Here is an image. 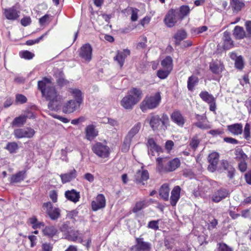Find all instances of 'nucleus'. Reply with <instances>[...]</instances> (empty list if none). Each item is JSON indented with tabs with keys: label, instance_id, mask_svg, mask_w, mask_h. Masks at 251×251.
Returning a JSON list of instances; mask_svg holds the SVG:
<instances>
[{
	"label": "nucleus",
	"instance_id": "nucleus-26",
	"mask_svg": "<svg viewBox=\"0 0 251 251\" xmlns=\"http://www.w3.org/2000/svg\"><path fill=\"white\" fill-rule=\"evenodd\" d=\"M65 196L68 200L75 203L78 201L80 199L79 192H76L74 189L66 191Z\"/></svg>",
	"mask_w": 251,
	"mask_h": 251
},
{
	"label": "nucleus",
	"instance_id": "nucleus-31",
	"mask_svg": "<svg viewBox=\"0 0 251 251\" xmlns=\"http://www.w3.org/2000/svg\"><path fill=\"white\" fill-rule=\"evenodd\" d=\"M223 41L225 49L228 50L233 47V41L230 38L229 32L225 31L224 33Z\"/></svg>",
	"mask_w": 251,
	"mask_h": 251
},
{
	"label": "nucleus",
	"instance_id": "nucleus-28",
	"mask_svg": "<svg viewBox=\"0 0 251 251\" xmlns=\"http://www.w3.org/2000/svg\"><path fill=\"white\" fill-rule=\"evenodd\" d=\"M171 118L175 123L179 126H182L185 123L184 119L178 111L173 112L171 115Z\"/></svg>",
	"mask_w": 251,
	"mask_h": 251
},
{
	"label": "nucleus",
	"instance_id": "nucleus-13",
	"mask_svg": "<svg viewBox=\"0 0 251 251\" xmlns=\"http://www.w3.org/2000/svg\"><path fill=\"white\" fill-rule=\"evenodd\" d=\"M106 200L102 194H99L95 201H92L91 203L92 208L94 211L103 208L105 206Z\"/></svg>",
	"mask_w": 251,
	"mask_h": 251
},
{
	"label": "nucleus",
	"instance_id": "nucleus-8",
	"mask_svg": "<svg viewBox=\"0 0 251 251\" xmlns=\"http://www.w3.org/2000/svg\"><path fill=\"white\" fill-rule=\"evenodd\" d=\"M43 208L51 219L55 220L59 217L60 209L58 208H53L52 205L50 202L44 203Z\"/></svg>",
	"mask_w": 251,
	"mask_h": 251
},
{
	"label": "nucleus",
	"instance_id": "nucleus-57",
	"mask_svg": "<svg viewBox=\"0 0 251 251\" xmlns=\"http://www.w3.org/2000/svg\"><path fill=\"white\" fill-rule=\"evenodd\" d=\"M50 16L48 14L45 15L39 19V23L41 25H45L49 22Z\"/></svg>",
	"mask_w": 251,
	"mask_h": 251
},
{
	"label": "nucleus",
	"instance_id": "nucleus-5",
	"mask_svg": "<svg viewBox=\"0 0 251 251\" xmlns=\"http://www.w3.org/2000/svg\"><path fill=\"white\" fill-rule=\"evenodd\" d=\"M148 121L154 131H165L169 124V119L166 114H163L161 118L158 115H152Z\"/></svg>",
	"mask_w": 251,
	"mask_h": 251
},
{
	"label": "nucleus",
	"instance_id": "nucleus-61",
	"mask_svg": "<svg viewBox=\"0 0 251 251\" xmlns=\"http://www.w3.org/2000/svg\"><path fill=\"white\" fill-rule=\"evenodd\" d=\"M148 227L153 229H158V221H152L150 222L148 224Z\"/></svg>",
	"mask_w": 251,
	"mask_h": 251
},
{
	"label": "nucleus",
	"instance_id": "nucleus-29",
	"mask_svg": "<svg viewBox=\"0 0 251 251\" xmlns=\"http://www.w3.org/2000/svg\"><path fill=\"white\" fill-rule=\"evenodd\" d=\"M168 157H158L156 158V170L160 173L167 172L165 170H161L159 169V166L160 165L163 168L167 167L168 165Z\"/></svg>",
	"mask_w": 251,
	"mask_h": 251
},
{
	"label": "nucleus",
	"instance_id": "nucleus-64",
	"mask_svg": "<svg viewBox=\"0 0 251 251\" xmlns=\"http://www.w3.org/2000/svg\"><path fill=\"white\" fill-rule=\"evenodd\" d=\"M245 26L248 34L251 36V21H247L245 23Z\"/></svg>",
	"mask_w": 251,
	"mask_h": 251
},
{
	"label": "nucleus",
	"instance_id": "nucleus-7",
	"mask_svg": "<svg viewBox=\"0 0 251 251\" xmlns=\"http://www.w3.org/2000/svg\"><path fill=\"white\" fill-rule=\"evenodd\" d=\"M93 151L101 158L107 157L110 153L109 148L101 143H97L92 147Z\"/></svg>",
	"mask_w": 251,
	"mask_h": 251
},
{
	"label": "nucleus",
	"instance_id": "nucleus-50",
	"mask_svg": "<svg viewBox=\"0 0 251 251\" xmlns=\"http://www.w3.org/2000/svg\"><path fill=\"white\" fill-rule=\"evenodd\" d=\"M145 206L146 205L144 201L137 202L133 209V212L136 213L144 208Z\"/></svg>",
	"mask_w": 251,
	"mask_h": 251
},
{
	"label": "nucleus",
	"instance_id": "nucleus-37",
	"mask_svg": "<svg viewBox=\"0 0 251 251\" xmlns=\"http://www.w3.org/2000/svg\"><path fill=\"white\" fill-rule=\"evenodd\" d=\"M173 60L170 56L166 57L161 61V65L164 69L172 70L173 68Z\"/></svg>",
	"mask_w": 251,
	"mask_h": 251
},
{
	"label": "nucleus",
	"instance_id": "nucleus-23",
	"mask_svg": "<svg viewBox=\"0 0 251 251\" xmlns=\"http://www.w3.org/2000/svg\"><path fill=\"white\" fill-rule=\"evenodd\" d=\"M228 195V191L225 189H221L214 193L212 200L215 202H219Z\"/></svg>",
	"mask_w": 251,
	"mask_h": 251
},
{
	"label": "nucleus",
	"instance_id": "nucleus-34",
	"mask_svg": "<svg viewBox=\"0 0 251 251\" xmlns=\"http://www.w3.org/2000/svg\"><path fill=\"white\" fill-rule=\"evenodd\" d=\"M141 126V124L140 123H138L135 124L129 130L126 137L132 140L133 137L139 132Z\"/></svg>",
	"mask_w": 251,
	"mask_h": 251
},
{
	"label": "nucleus",
	"instance_id": "nucleus-18",
	"mask_svg": "<svg viewBox=\"0 0 251 251\" xmlns=\"http://www.w3.org/2000/svg\"><path fill=\"white\" fill-rule=\"evenodd\" d=\"M181 188L179 186L174 187L171 193L170 203L172 206H175L180 199Z\"/></svg>",
	"mask_w": 251,
	"mask_h": 251
},
{
	"label": "nucleus",
	"instance_id": "nucleus-32",
	"mask_svg": "<svg viewBox=\"0 0 251 251\" xmlns=\"http://www.w3.org/2000/svg\"><path fill=\"white\" fill-rule=\"evenodd\" d=\"M233 34L234 37L237 39H243L245 36L246 33L244 28L239 26H236L233 30Z\"/></svg>",
	"mask_w": 251,
	"mask_h": 251
},
{
	"label": "nucleus",
	"instance_id": "nucleus-62",
	"mask_svg": "<svg viewBox=\"0 0 251 251\" xmlns=\"http://www.w3.org/2000/svg\"><path fill=\"white\" fill-rule=\"evenodd\" d=\"M31 23V19L28 17H25L22 19L21 21V24L25 26L29 25Z\"/></svg>",
	"mask_w": 251,
	"mask_h": 251
},
{
	"label": "nucleus",
	"instance_id": "nucleus-14",
	"mask_svg": "<svg viewBox=\"0 0 251 251\" xmlns=\"http://www.w3.org/2000/svg\"><path fill=\"white\" fill-rule=\"evenodd\" d=\"M149 178V174L147 170L141 168L138 170L135 175L134 179L137 183H142L144 184V181L147 180Z\"/></svg>",
	"mask_w": 251,
	"mask_h": 251
},
{
	"label": "nucleus",
	"instance_id": "nucleus-53",
	"mask_svg": "<svg viewBox=\"0 0 251 251\" xmlns=\"http://www.w3.org/2000/svg\"><path fill=\"white\" fill-rule=\"evenodd\" d=\"M102 122L104 124H108L114 127L118 126V122L116 120L110 118H104Z\"/></svg>",
	"mask_w": 251,
	"mask_h": 251
},
{
	"label": "nucleus",
	"instance_id": "nucleus-15",
	"mask_svg": "<svg viewBox=\"0 0 251 251\" xmlns=\"http://www.w3.org/2000/svg\"><path fill=\"white\" fill-rule=\"evenodd\" d=\"M148 148V154L150 155L154 156V152L157 153L162 152L161 148L157 145L152 138H149L147 144Z\"/></svg>",
	"mask_w": 251,
	"mask_h": 251
},
{
	"label": "nucleus",
	"instance_id": "nucleus-51",
	"mask_svg": "<svg viewBox=\"0 0 251 251\" xmlns=\"http://www.w3.org/2000/svg\"><path fill=\"white\" fill-rule=\"evenodd\" d=\"M244 133V137L247 139L249 140L250 137V125L249 123H246L245 125L244 129L243 131Z\"/></svg>",
	"mask_w": 251,
	"mask_h": 251
},
{
	"label": "nucleus",
	"instance_id": "nucleus-58",
	"mask_svg": "<svg viewBox=\"0 0 251 251\" xmlns=\"http://www.w3.org/2000/svg\"><path fill=\"white\" fill-rule=\"evenodd\" d=\"M239 169L242 172H244L246 171L247 168V164L245 160L240 161L238 164Z\"/></svg>",
	"mask_w": 251,
	"mask_h": 251
},
{
	"label": "nucleus",
	"instance_id": "nucleus-49",
	"mask_svg": "<svg viewBox=\"0 0 251 251\" xmlns=\"http://www.w3.org/2000/svg\"><path fill=\"white\" fill-rule=\"evenodd\" d=\"M235 67L238 69H242L244 67V62L241 56L237 57L235 61Z\"/></svg>",
	"mask_w": 251,
	"mask_h": 251
},
{
	"label": "nucleus",
	"instance_id": "nucleus-27",
	"mask_svg": "<svg viewBox=\"0 0 251 251\" xmlns=\"http://www.w3.org/2000/svg\"><path fill=\"white\" fill-rule=\"evenodd\" d=\"M227 129L234 135H238L243 132V126L241 124H234L228 126Z\"/></svg>",
	"mask_w": 251,
	"mask_h": 251
},
{
	"label": "nucleus",
	"instance_id": "nucleus-47",
	"mask_svg": "<svg viewBox=\"0 0 251 251\" xmlns=\"http://www.w3.org/2000/svg\"><path fill=\"white\" fill-rule=\"evenodd\" d=\"M200 142V140L197 136H194L192 138L190 142V147L194 150H195L198 147Z\"/></svg>",
	"mask_w": 251,
	"mask_h": 251
},
{
	"label": "nucleus",
	"instance_id": "nucleus-20",
	"mask_svg": "<svg viewBox=\"0 0 251 251\" xmlns=\"http://www.w3.org/2000/svg\"><path fill=\"white\" fill-rule=\"evenodd\" d=\"M221 166L225 170L227 171V176L230 179H232L233 178L235 174V170L233 167L230 163H229L226 160H223L221 162Z\"/></svg>",
	"mask_w": 251,
	"mask_h": 251
},
{
	"label": "nucleus",
	"instance_id": "nucleus-45",
	"mask_svg": "<svg viewBox=\"0 0 251 251\" xmlns=\"http://www.w3.org/2000/svg\"><path fill=\"white\" fill-rule=\"evenodd\" d=\"M171 71L167 69L159 70L157 72V75L161 79H164L168 76Z\"/></svg>",
	"mask_w": 251,
	"mask_h": 251
},
{
	"label": "nucleus",
	"instance_id": "nucleus-42",
	"mask_svg": "<svg viewBox=\"0 0 251 251\" xmlns=\"http://www.w3.org/2000/svg\"><path fill=\"white\" fill-rule=\"evenodd\" d=\"M26 118V117L25 116H21L16 117L13 121L12 124L14 126H21L25 123Z\"/></svg>",
	"mask_w": 251,
	"mask_h": 251
},
{
	"label": "nucleus",
	"instance_id": "nucleus-24",
	"mask_svg": "<svg viewBox=\"0 0 251 251\" xmlns=\"http://www.w3.org/2000/svg\"><path fill=\"white\" fill-rule=\"evenodd\" d=\"M86 138L88 140H92L98 135V131L94 125H90L85 128Z\"/></svg>",
	"mask_w": 251,
	"mask_h": 251
},
{
	"label": "nucleus",
	"instance_id": "nucleus-12",
	"mask_svg": "<svg viewBox=\"0 0 251 251\" xmlns=\"http://www.w3.org/2000/svg\"><path fill=\"white\" fill-rule=\"evenodd\" d=\"M219 155L217 152H213L210 153L208 157V161L209 164L208 166V170L211 172H214L217 168V164L219 162Z\"/></svg>",
	"mask_w": 251,
	"mask_h": 251
},
{
	"label": "nucleus",
	"instance_id": "nucleus-44",
	"mask_svg": "<svg viewBox=\"0 0 251 251\" xmlns=\"http://www.w3.org/2000/svg\"><path fill=\"white\" fill-rule=\"evenodd\" d=\"M222 66H219L218 64H216L215 63H211L210 65V70L214 74H219L222 70Z\"/></svg>",
	"mask_w": 251,
	"mask_h": 251
},
{
	"label": "nucleus",
	"instance_id": "nucleus-60",
	"mask_svg": "<svg viewBox=\"0 0 251 251\" xmlns=\"http://www.w3.org/2000/svg\"><path fill=\"white\" fill-rule=\"evenodd\" d=\"M223 133V131L220 129L210 130L208 132V133L210 134L213 136H217L218 135L222 134Z\"/></svg>",
	"mask_w": 251,
	"mask_h": 251
},
{
	"label": "nucleus",
	"instance_id": "nucleus-2",
	"mask_svg": "<svg viewBox=\"0 0 251 251\" xmlns=\"http://www.w3.org/2000/svg\"><path fill=\"white\" fill-rule=\"evenodd\" d=\"M142 97V92L139 89L133 88L130 90L127 95L121 101V105L126 109H132Z\"/></svg>",
	"mask_w": 251,
	"mask_h": 251
},
{
	"label": "nucleus",
	"instance_id": "nucleus-30",
	"mask_svg": "<svg viewBox=\"0 0 251 251\" xmlns=\"http://www.w3.org/2000/svg\"><path fill=\"white\" fill-rule=\"evenodd\" d=\"M170 188L168 184H164L159 190V195L165 201H168L169 198Z\"/></svg>",
	"mask_w": 251,
	"mask_h": 251
},
{
	"label": "nucleus",
	"instance_id": "nucleus-41",
	"mask_svg": "<svg viewBox=\"0 0 251 251\" xmlns=\"http://www.w3.org/2000/svg\"><path fill=\"white\" fill-rule=\"evenodd\" d=\"M57 77L56 82L57 84L60 86H64L68 83V81L64 78V75L62 72H60L58 75L56 76Z\"/></svg>",
	"mask_w": 251,
	"mask_h": 251
},
{
	"label": "nucleus",
	"instance_id": "nucleus-59",
	"mask_svg": "<svg viewBox=\"0 0 251 251\" xmlns=\"http://www.w3.org/2000/svg\"><path fill=\"white\" fill-rule=\"evenodd\" d=\"M49 196L50 199L53 202H56L57 201V193L55 190H51L50 192Z\"/></svg>",
	"mask_w": 251,
	"mask_h": 251
},
{
	"label": "nucleus",
	"instance_id": "nucleus-16",
	"mask_svg": "<svg viewBox=\"0 0 251 251\" xmlns=\"http://www.w3.org/2000/svg\"><path fill=\"white\" fill-rule=\"evenodd\" d=\"M19 11L14 6L8 9H4L3 14L6 19L10 20H15L19 17Z\"/></svg>",
	"mask_w": 251,
	"mask_h": 251
},
{
	"label": "nucleus",
	"instance_id": "nucleus-40",
	"mask_svg": "<svg viewBox=\"0 0 251 251\" xmlns=\"http://www.w3.org/2000/svg\"><path fill=\"white\" fill-rule=\"evenodd\" d=\"M214 251H233V249L224 243H219Z\"/></svg>",
	"mask_w": 251,
	"mask_h": 251
},
{
	"label": "nucleus",
	"instance_id": "nucleus-10",
	"mask_svg": "<svg viewBox=\"0 0 251 251\" xmlns=\"http://www.w3.org/2000/svg\"><path fill=\"white\" fill-rule=\"evenodd\" d=\"M200 97L203 101L209 104L210 111L214 112L216 110V100L211 94L207 91H203L200 94Z\"/></svg>",
	"mask_w": 251,
	"mask_h": 251
},
{
	"label": "nucleus",
	"instance_id": "nucleus-9",
	"mask_svg": "<svg viewBox=\"0 0 251 251\" xmlns=\"http://www.w3.org/2000/svg\"><path fill=\"white\" fill-rule=\"evenodd\" d=\"M92 48L89 44L83 45L79 49V56L86 62H90L92 59Z\"/></svg>",
	"mask_w": 251,
	"mask_h": 251
},
{
	"label": "nucleus",
	"instance_id": "nucleus-52",
	"mask_svg": "<svg viewBox=\"0 0 251 251\" xmlns=\"http://www.w3.org/2000/svg\"><path fill=\"white\" fill-rule=\"evenodd\" d=\"M190 12V8L187 5H183L180 7V19H182L184 16L187 15Z\"/></svg>",
	"mask_w": 251,
	"mask_h": 251
},
{
	"label": "nucleus",
	"instance_id": "nucleus-63",
	"mask_svg": "<svg viewBox=\"0 0 251 251\" xmlns=\"http://www.w3.org/2000/svg\"><path fill=\"white\" fill-rule=\"evenodd\" d=\"M16 99L17 101L20 102L22 103L25 102L27 100L25 96L21 94L17 95L16 96Z\"/></svg>",
	"mask_w": 251,
	"mask_h": 251
},
{
	"label": "nucleus",
	"instance_id": "nucleus-38",
	"mask_svg": "<svg viewBox=\"0 0 251 251\" xmlns=\"http://www.w3.org/2000/svg\"><path fill=\"white\" fill-rule=\"evenodd\" d=\"M186 37L187 34L184 30H178L174 35V38L176 40V44L177 45L179 44L180 42L185 39Z\"/></svg>",
	"mask_w": 251,
	"mask_h": 251
},
{
	"label": "nucleus",
	"instance_id": "nucleus-43",
	"mask_svg": "<svg viewBox=\"0 0 251 251\" xmlns=\"http://www.w3.org/2000/svg\"><path fill=\"white\" fill-rule=\"evenodd\" d=\"M236 158L240 161L246 160L248 158L247 155L242 150L238 149L235 151Z\"/></svg>",
	"mask_w": 251,
	"mask_h": 251
},
{
	"label": "nucleus",
	"instance_id": "nucleus-21",
	"mask_svg": "<svg viewBox=\"0 0 251 251\" xmlns=\"http://www.w3.org/2000/svg\"><path fill=\"white\" fill-rule=\"evenodd\" d=\"M130 51L128 50H124L122 51H118L117 55L114 57V60L118 63L122 67L125 62V59L129 55Z\"/></svg>",
	"mask_w": 251,
	"mask_h": 251
},
{
	"label": "nucleus",
	"instance_id": "nucleus-4",
	"mask_svg": "<svg viewBox=\"0 0 251 251\" xmlns=\"http://www.w3.org/2000/svg\"><path fill=\"white\" fill-rule=\"evenodd\" d=\"M161 100L160 92L155 93L153 95L146 96L140 105V108L143 112L148 109H153L159 104Z\"/></svg>",
	"mask_w": 251,
	"mask_h": 251
},
{
	"label": "nucleus",
	"instance_id": "nucleus-25",
	"mask_svg": "<svg viewBox=\"0 0 251 251\" xmlns=\"http://www.w3.org/2000/svg\"><path fill=\"white\" fill-rule=\"evenodd\" d=\"M76 176V171L75 169L71 170L70 172L61 174L60 177L63 183L69 182L75 179Z\"/></svg>",
	"mask_w": 251,
	"mask_h": 251
},
{
	"label": "nucleus",
	"instance_id": "nucleus-17",
	"mask_svg": "<svg viewBox=\"0 0 251 251\" xmlns=\"http://www.w3.org/2000/svg\"><path fill=\"white\" fill-rule=\"evenodd\" d=\"M196 119L198 122H196L195 125L198 127L202 129H208L211 127L209 122L207 121L205 116L197 115Z\"/></svg>",
	"mask_w": 251,
	"mask_h": 251
},
{
	"label": "nucleus",
	"instance_id": "nucleus-48",
	"mask_svg": "<svg viewBox=\"0 0 251 251\" xmlns=\"http://www.w3.org/2000/svg\"><path fill=\"white\" fill-rule=\"evenodd\" d=\"M131 10V20L132 22H135L137 21L138 19V14L139 12V10L135 8H130Z\"/></svg>",
	"mask_w": 251,
	"mask_h": 251
},
{
	"label": "nucleus",
	"instance_id": "nucleus-6",
	"mask_svg": "<svg viewBox=\"0 0 251 251\" xmlns=\"http://www.w3.org/2000/svg\"><path fill=\"white\" fill-rule=\"evenodd\" d=\"M180 19V15H179L176 10L171 9L169 10L165 16L164 20L165 25L169 27H173Z\"/></svg>",
	"mask_w": 251,
	"mask_h": 251
},
{
	"label": "nucleus",
	"instance_id": "nucleus-46",
	"mask_svg": "<svg viewBox=\"0 0 251 251\" xmlns=\"http://www.w3.org/2000/svg\"><path fill=\"white\" fill-rule=\"evenodd\" d=\"M131 141L132 140H130L129 139H128L126 137L125 138L124 141V143L122 147V151L123 152H126L128 151V150L130 148V145Z\"/></svg>",
	"mask_w": 251,
	"mask_h": 251
},
{
	"label": "nucleus",
	"instance_id": "nucleus-19",
	"mask_svg": "<svg viewBox=\"0 0 251 251\" xmlns=\"http://www.w3.org/2000/svg\"><path fill=\"white\" fill-rule=\"evenodd\" d=\"M180 162L179 160L176 158L172 160H168L167 167L163 168L160 165L159 169L161 170H165L167 172H173L176 169L180 166Z\"/></svg>",
	"mask_w": 251,
	"mask_h": 251
},
{
	"label": "nucleus",
	"instance_id": "nucleus-3",
	"mask_svg": "<svg viewBox=\"0 0 251 251\" xmlns=\"http://www.w3.org/2000/svg\"><path fill=\"white\" fill-rule=\"evenodd\" d=\"M75 100H69L64 103L62 107V111L66 114L73 113L79 108L82 102L81 92L78 89H73L71 92Z\"/></svg>",
	"mask_w": 251,
	"mask_h": 251
},
{
	"label": "nucleus",
	"instance_id": "nucleus-1",
	"mask_svg": "<svg viewBox=\"0 0 251 251\" xmlns=\"http://www.w3.org/2000/svg\"><path fill=\"white\" fill-rule=\"evenodd\" d=\"M38 87L43 96L50 101L48 104L49 109L52 110H58L63 98L57 93L50 80L47 77L44 78L42 80L38 81Z\"/></svg>",
	"mask_w": 251,
	"mask_h": 251
},
{
	"label": "nucleus",
	"instance_id": "nucleus-22",
	"mask_svg": "<svg viewBox=\"0 0 251 251\" xmlns=\"http://www.w3.org/2000/svg\"><path fill=\"white\" fill-rule=\"evenodd\" d=\"M136 241V248L139 251H148L151 249V243L145 242L143 238L141 237L137 238Z\"/></svg>",
	"mask_w": 251,
	"mask_h": 251
},
{
	"label": "nucleus",
	"instance_id": "nucleus-33",
	"mask_svg": "<svg viewBox=\"0 0 251 251\" xmlns=\"http://www.w3.org/2000/svg\"><path fill=\"white\" fill-rule=\"evenodd\" d=\"M57 232V228L54 226H46L45 228L43 229L44 234L50 237H52L55 235Z\"/></svg>",
	"mask_w": 251,
	"mask_h": 251
},
{
	"label": "nucleus",
	"instance_id": "nucleus-56",
	"mask_svg": "<svg viewBox=\"0 0 251 251\" xmlns=\"http://www.w3.org/2000/svg\"><path fill=\"white\" fill-rule=\"evenodd\" d=\"M20 54L22 57L27 59H30L34 56V54L32 52L27 50L24 51Z\"/></svg>",
	"mask_w": 251,
	"mask_h": 251
},
{
	"label": "nucleus",
	"instance_id": "nucleus-54",
	"mask_svg": "<svg viewBox=\"0 0 251 251\" xmlns=\"http://www.w3.org/2000/svg\"><path fill=\"white\" fill-rule=\"evenodd\" d=\"M79 233L78 231L71 230L69 232V237L73 241H76L78 239Z\"/></svg>",
	"mask_w": 251,
	"mask_h": 251
},
{
	"label": "nucleus",
	"instance_id": "nucleus-36",
	"mask_svg": "<svg viewBox=\"0 0 251 251\" xmlns=\"http://www.w3.org/2000/svg\"><path fill=\"white\" fill-rule=\"evenodd\" d=\"M199 82L198 78L194 75H192L188 78L187 81V88L189 90L193 91L194 87Z\"/></svg>",
	"mask_w": 251,
	"mask_h": 251
},
{
	"label": "nucleus",
	"instance_id": "nucleus-11",
	"mask_svg": "<svg viewBox=\"0 0 251 251\" xmlns=\"http://www.w3.org/2000/svg\"><path fill=\"white\" fill-rule=\"evenodd\" d=\"M35 134L34 130L31 128H18L14 130V134L17 138H28L33 137Z\"/></svg>",
	"mask_w": 251,
	"mask_h": 251
},
{
	"label": "nucleus",
	"instance_id": "nucleus-35",
	"mask_svg": "<svg viewBox=\"0 0 251 251\" xmlns=\"http://www.w3.org/2000/svg\"><path fill=\"white\" fill-rule=\"evenodd\" d=\"M25 172V171H20L16 174L13 175L11 178V182L13 183H18L24 179Z\"/></svg>",
	"mask_w": 251,
	"mask_h": 251
},
{
	"label": "nucleus",
	"instance_id": "nucleus-39",
	"mask_svg": "<svg viewBox=\"0 0 251 251\" xmlns=\"http://www.w3.org/2000/svg\"><path fill=\"white\" fill-rule=\"evenodd\" d=\"M231 7L236 11H240L244 6V3L240 0H230Z\"/></svg>",
	"mask_w": 251,
	"mask_h": 251
},
{
	"label": "nucleus",
	"instance_id": "nucleus-55",
	"mask_svg": "<svg viewBox=\"0 0 251 251\" xmlns=\"http://www.w3.org/2000/svg\"><path fill=\"white\" fill-rule=\"evenodd\" d=\"M18 148V145L16 143H8L6 147V149L8 150L10 152H13Z\"/></svg>",
	"mask_w": 251,
	"mask_h": 251
}]
</instances>
